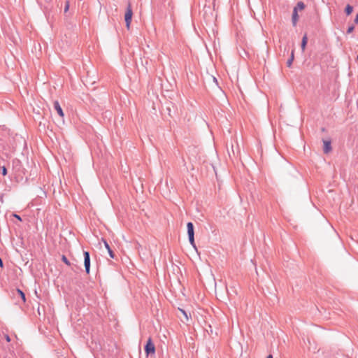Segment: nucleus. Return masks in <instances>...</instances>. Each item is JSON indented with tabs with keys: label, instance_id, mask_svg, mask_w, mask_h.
<instances>
[{
	"label": "nucleus",
	"instance_id": "7",
	"mask_svg": "<svg viewBox=\"0 0 358 358\" xmlns=\"http://www.w3.org/2000/svg\"><path fill=\"white\" fill-rule=\"evenodd\" d=\"M299 20V15L297 11V8H294L292 14V23L294 26H296L297 21Z\"/></svg>",
	"mask_w": 358,
	"mask_h": 358
},
{
	"label": "nucleus",
	"instance_id": "24",
	"mask_svg": "<svg viewBox=\"0 0 358 358\" xmlns=\"http://www.w3.org/2000/svg\"><path fill=\"white\" fill-rule=\"evenodd\" d=\"M266 358H273V356L271 355H269L266 357Z\"/></svg>",
	"mask_w": 358,
	"mask_h": 358
},
{
	"label": "nucleus",
	"instance_id": "8",
	"mask_svg": "<svg viewBox=\"0 0 358 358\" xmlns=\"http://www.w3.org/2000/svg\"><path fill=\"white\" fill-rule=\"evenodd\" d=\"M307 42H308V37H307V35L305 34L302 38V41H301V50L303 52L305 51V49H306V45H307Z\"/></svg>",
	"mask_w": 358,
	"mask_h": 358
},
{
	"label": "nucleus",
	"instance_id": "4",
	"mask_svg": "<svg viewBox=\"0 0 358 358\" xmlns=\"http://www.w3.org/2000/svg\"><path fill=\"white\" fill-rule=\"evenodd\" d=\"M84 264L86 273H89L90 267V257L89 252L87 251L84 252Z\"/></svg>",
	"mask_w": 358,
	"mask_h": 358
},
{
	"label": "nucleus",
	"instance_id": "16",
	"mask_svg": "<svg viewBox=\"0 0 358 358\" xmlns=\"http://www.w3.org/2000/svg\"><path fill=\"white\" fill-rule=\"evenodd\" d=\"M354 30V27L353 26H350L348 27V30H347V33L348 34H350Z\"/></svg>",
	"mask_w": 358,
	"mask_h": 358
},
{
	"label": "nucleus",
	"instance_id": "17",
	"mask_svg": "<svg viewBox=\"0 0 358 358\" xmlns=\"http://www.w3.org/2000/svg\"><path fill=\"white\" fill-rule=\"evenodd\" d=\"M1 169H2V174L3 176H6L7 174V169H6V168L5 166H2Z\"/></svg>",
	"mask_w": 358,
	"mask_h": 358
},
{
	"label": "nucleus",
	"instance_id": "18",
	"mask_svg": "<svg viewBox=\"0 0 358 358\" xmlns=\"http://www.w3.org/2000/svg\"><path fill=\"white\" fill-rule=\"evenodd\" d=\"M69 2L66 1V6L64 8V12H67L69 10Z\"/></svg>",
	"mask_w": 358,
	"mask_h": 358
},
{
	"label": "nucleus",
	"instance_id": "14",
	"mask_svg": "<svg viewBox=\"0 0 358 358\" xmlns=\"http://www.w3.org/2000/svg\"><path fill=\"white\" fill-rule=\"evenodd\" d=\"M178 309H179V310H180V311L183 314V315L185 316V317L186 320H189V317H188V316H187V315L186 312H185L184 310L181 309V308H178Z\"/></svg>",
	"mask_w": 358,
	"mask_h": 358
},
{
	"label": "nucleus",
	"instance_id": "9",
	"mask_svg": "<svg viewBox=\"0 0 358 358\" xmlns=\"http://www.w3.org/2000/svg\"><path fill=\"white\" fill-rule=\"evenodd\" d=\"M17 292L18 293V294L20 295V296L22 299L23 302L24 303L26 301V297H25L24 293L22 290H20L19 289H17Z\"/></svg>",
	"mask_w": 358,
	"mask_h": 358
},
{
	"label": "nucleus",
	"instance_id": "2",
	"mask_svg": "<svg viewBox=\"0 0 358 358\" xmlns=\"http://www.w3.org/2000/svg\"><path fill=\"white\" fill-rule=\"evenodd\" d=\"M187 234L189 236V241L191 245L195 248V243H194V226L192 222H188L187 224Z\"/></svg>",
	"mask_w": 358,
	"mask_h": 358
},
{
	"label": "nucleus",
	"instance_id": "5",
	"mask_svg": "<svg viewBox=\"0 0 358 358\" xmlns=\"http://www.w3.org/2000/svg\"><path fill=\"white\" fill-rule=\"evenodd\" d=\"M54 107H55V109L57 110V113L59 114V115L62 117H64V112L57 101H55L54 102Z\"/></svg>",
	"mask_w": 358,
	"mask_h": 358
},
{
	"label": "nucleus",
	"instance_id": "19",
	"mask_svg": "<svg viewBox=\"0 0 358 358\" xmlns=\"http://www.w3.org/2000/svg\"><path fill=\"white\" fill-rule=\"evenodd\" d=\"M108 252L110 257L111 258H114L115 255H114L113 252L112 251V250L110 249V250H108Z\"/></svg>",
	"mask_w": 358,
	"mask_h": 358
},
{
	"label": "nucleus",
	"instance_id": "6",
	"mask_svg": "<svg viewBox=\"0 0 358 358\" xmlns=\"http://www.w3.org/2000/svg\"><path fill=\"white\" fill-rule=\"evenodd\" d=\"M324 144V153H329L331 150V141L324 140L323 141Z\"/></svg>",
	"mask_w": 358,
	"mask_h": 358
},
{
	"label": "nucleus",
	"instance_id": "22",
	"mask_svg": "<svg viewBox=\"0 0 358 358\" xmlns=\"http://www.w3.org/2000/svg\"><path fill=\"white\" fill-rule=\"evenodd\" d=\"M355 22L356 24H358V13L357 14V15H356V17H355Z\"/></svg>",
	"mask_w": 358,
	"mask_h": 358
},
{
	"label": "nucleus",
	"instance_id": "10",
	"mask_svg": "<svg viewBox=\"0 0 358 358\" xmlns=\"http://www.w3.org/2000/svg\"><path fill=\"white\" fill-rule=\"evenodd\" d=\"M295 8H297V10H303L305 8V5L303 2L301 1H299L297 3V5Z\"/></svg>",
	"mask_w": 358,
	"mask_h": 358
},
{
	"label": "nucleus",
	"instance_id": "3",
	"mask_svg": "<svg viewBox=\"0 0 358 358\" xmlns=\"http://www.w3.org/2000/svg\"><path fill=\"white\" fill-rule=\"evenodd\" d=\"M132 15H133V12H132L131 6L129 5L127 8V11H126V13H125V15H124V19H125V22H126V27H127V29H129V28H130V24H131V22Z\"/></svg>",
	"mask_w": 358,
	"mask_h": 358
},
{
	"label": "nucleus",
	"instance_id": "23",
	"mask_svg": "<svg viewBox=\"0 0 358 358\" xmlns=\"http://www.w3.org/2000/svg\"><path fill=\"white\" fill-rule=\"evenodd\" d=\"M0 266H1V268L3 267V264L2 259L1 258H0Z\"/></svg>",
	"mask_w": 358,
	"mask_h": 358
},
{
	"label": "nucleus",
	"instance_id": "21",
	"mask_svg": "<svg viewBox=\"0 0 358 358\" xmlns=\"http://www.w3.org/2000/svg\"><path fill=\"white\" fill-rule=\"evenodd\" d=\"M5 338H6L7 342H10V338L8 335H5Z\"/></svg>",
	"mask_w": 358,
	"mask_h": 358
},
{
	"label": "nucleus",
	"instance_id": "15",
	"mask_svg": "<svg viewBox=\"0 0 358 358\" xmlns=\"http://www.w3.org/2000/svg\"><path fill=\"white\" fill-rule=\"evenodd\" d=\"M102 241L103 242L105 248L107 249V250H110V248L108 243L104 239H102Z\"/></svg>",
	"mask_w": 358,
	"mask_h": 358
},
{
	"label": "nucleus",
	"instance_id": "25",
	"mask_svg": "<svg viewBox=\"0 0 358 358\" xmlns=\"http://www.w3.org/2000/svg\"><path fill=\"white\" fill-rule=\"evenodd\" d=\"M357 59H358V55H357Z\"/></svg>",
	"mask_w": 358,
	"mask_h": 358
},
{
	"label": "nucleus",
	"instance_id": "11",
	"mask_svg": "<svg viewBox=\"0 0 358 358\" xmlns=\"http://www.w3.org/2000/svg\"><path fill=\"white\" fill-rule=\"evenodd\" d=\"M353 10V8L352 6H351L350 5H347V6L345 7V13L348 15H350L352 13Z\"/></svg>",
	"mask_w": 358,
	"mask_h": 358
},
{
	"label": "nucleus",
	"instance_id": "13",
	"mask_svg": "<svg viewBox=\"0 0 358 358\" xmlns=\"http://www.w3.org/2000/svg\"><path fill=\"white\" fill-rule=\"evenodd\" d=\"M62 259L66 265L69 266L71 264L66 256L63 255Z\"/></svg>",
	"mask_w": 358,
	"mask_h": 358
},
{
	"label": "nucleus",
	"instance_id": "1",
	"mask_svg": "<svg viewBox=\"0 0 358 358\" xmlns=\"http://www.w3.org/2000/svg\"><path fill=\"white\" fill-rule=\"evenodd\" d=\"M145 352L147 356L149 355H154L155 353V346L150 337L147 341V343L145 346Z\"/></svg>",
	"mask_w": 358,
	"mask_h": 358
},
{
	"label": "nucleus",
	"instance_id": "20",
	"mask_svg": "<svg viewBox=\"0 0 358 358\" xmlns=\"http://www.w3.org/2000/svg\"><path fill=\"white\" fill-rule=\"evenodd\" d=\"M13 216L17 218L19 221H22L21 217L17 214H13Z\"/></svg>",
	"mask_w": 358,
	"mask_h": 358
},
{
	"label": "nucleus",
	"instance_id": "12",
	"mask_svg": "<svg viewBox=\"0 0 358 358\" xmlns=\"http://www.w3.org/2000/svg\"><path fill=\"white\" fill-rule=\"evenodd\" d=\"M294 51L292 52L291 53V57H290V59H288L287 62V66L288 67H290L292 66V62L294 60Z\"/></svg>",
	"mask_w": 358,
	"mask_h": 358
}]
</instances>
